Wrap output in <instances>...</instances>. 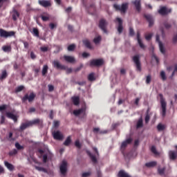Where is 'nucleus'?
Listing matches in <instances>:
<instances>
[{
	"label": "nucleus",
	"mask_w": 177,
	"mask_h": 177,
	"mask_svg": "<svg viewBox=\"0 0 177 177\" xmlns=\"http://www.w3.org/2000/svg\"><path fill=\"white\" fill-rule=\"evenodd\" d=\"M160 97V114L162 117H165L167 115V102L162 94H159Z\"/></svg>",
	"instance_id": "nucleus-1"
},
{
	"label": "nucleus",
	"mask_w": 177,
	"mask_h": 177,
	"mask_svg": "<svg viewBox=\"0 0 177 177\" xmlns=\"http://www.w3.org/2000/svg\"><path fill=\"white\" fill-rule=\"evenodd\" d=\"M113 8H115L116 10H120L121 13H125L127 12V9H128V3H122L121 6L114 4Z\"/></svg>",
	"instance_id": "nucleus-2"
},
{
	"label": "nucleus",
	"mask_w": 177,
	"mask_h": 177,
	"mask_svg": "<svg viewBox=\"0 0 177 177\" xmlns=\"http://www.w3.org/2000/svg\"><path fill=\"white\" fill-rule=\"evenodd\" d=\"M15 34H16L15 31L8 32L5 30L0 29V37H2L3 38H9V37H14Z\"/></svg>",
	"instance_id": "nucleus-3"
},
{
	"label": "nucleus",
	"mask_w": 177,
	"mask_h": 177,
	"mask_svg": "<svg viewBox=\"0 0 177 177\" xmlns=\"http://www.w3.org/2000/svg\"><path fill=\"white\" fill-rule=\"evenodd\" d=\"M103 63H104L103 59H93L90 62V66L99 67L100 66H102Z\"/></svg>",
	"instance_id": "nucleus-4"
},
{
	"label": "nucleus",
	"mask_w": 177,
	"mask_h": 177,
	"mask_svg": "<svg viewBox=\"0 0 177 177\" xmlns=\"http://www.w3.org/2000/svg\"><path fill=\"white\" fill-rule=\"evenodd\" d=\"M133 62L136 66V68L138 71H142V67L140 66V57L139 55H135L133 57Z\"/></svg>",
	"instance_id": "nucleus-5"
},
{
	"label": "nucleus",
	"mask_w": 177,
	"mask_h": 177,
	"mask_svg": "<svg viewBox=\"0 0 177 177\" xmlns=\"http://www.w3.org/2000/svg\"><path fill=\"white\" fill-rule=\"evenodd\" d=\"M107 24H109L105 19H102L100 21L99 27L100 28H101V30H102V31H104L105 34H107V29H106V27H107Z\"/></svg>",
	"instance_id": "nucleus-6"
},
{
	"label": "nucleus",
	"mask_w": 177,
	"mask_h": 177,
	"mask_svg": "<svg viewBox=\"0 0 177 177\" xmlns=\"http://www.w3.org/2000/svg\"><path fill=\"white\" fill-rule=\"evenodd\" d=\"M59 169L62 175H66V172H67V161H62Z\"/></svg>",
	"instance_id": "nucleus-7"
},
{
	"label": "nucleus",
	"mask_w": 177,
	"mask_h": 177,
	"mask_svg": "<svg viewBox=\"0 0 177 177\" xmlns=\"http://www.w3.org/2000/svg\"><path fill=\"white\" fill-rule=\"evenodd\" d=\"M35 98V94L32 93L29 95L28 94H26L22 98V102H26V100H28V102H32L34 99Z\"/></svg>",
	"instance_id": "nucleus-8"
},
{
	"label": "nucleus",
	"mask_w": 177,
	"mask_h": 177,
	"mask_svg": "<svg viewBox=\"0 0 177 177\" xmlns=\"http://www.w3.org/2000/svg\"><path fill=\"white\" fill-rule=\"evenodd\" d=\"M156 42L158 43L160 51L162 55H165V48L162 45V43L160 41V35H156Z\"/></svg>",
	"instance_id": "nucleus-9"
},
{
	"label": "nucleus",
	"mask_w": 177,
	"mask_h": 177,
	"mask_svg": "<svg viewBox=\"0 0 177 177\" xmlns=\"http://www.w3.org/2000/svg\"><path fill=\"white\" fill-rule=\"evenodd\" d=\"M53 136L54 139H55L56 140H63V134H62V133L59 131H54L53 133Z\"/></svg>",
	"instance_id": "nucleus-10"
},
{
	"label": "nucleus",
	"mask_w": 177,
	"mask_h": 177,
	"mask_svg": "<svg viewBox=\"0 0 177 177\" xmlns=\"http://www.w3.org/2000/svg\"><path fill=\"white\" fill-rule=\"evenodd\" d=\"M53 66L56 68H58L59 70H66V66L62 65L60 64V62L58 60H55L53 62Z\"/></svg>",
	"instance_id": "nucleus-11"
},
{
	"label": "nucleus",
	"mask_w": 177,
	"mask_h": 177,
	"mask_svg": "<svg viewBox=\"0 0 177 177\" xmlns=\"http://www.w3.org/2000/svg\"><path fill=\"white\" fill-rule=\"evenodd\" d=\"M171 9L167 8L166 7H162L158 10V13L164 16L165 15H168V13H171Z\"/></svg>",
	"instance_id": "nucleus-12"
},
{
	"label": "nucleus",
	"mask_w": 177,
	"mask_h": 177,
	"mask_svg": "<svg viewBox=\"0 0 177 177\" xmlns=\"http://www.w3.org/2000/svg\"><path fill=\"white\" fill-rule=\"evenodd\" d=\"M131 142H132L131 138H129L126 140L123 141L120 147L121 150H124V149H125V147H127L128 145H131Z\"/></svg>",
	"instance_id": "nucleus-13"
},
{
	"label": "nucleus",
	"mask_w": 177,
	"mask_h": 177,
	"mask_svg": "<svg viewBox=\"0 0 177 177\" xmlns=\"http://www.w3.org/2000/svg\"><path fill=\"white\" fill-rule=\"evenodd\" d=\"M31 127V124L30 123V121H28V122H24V123H21L20 127H19V131H24L25 129H27V128Z\"/></svg>",
	"instance_id": "nucleus-14"
},
{
	"label": "nucleus",
	"mask_w": 177,
	"mask_h": 177,
	"mask_svg": "<svg viewBox=\"0 0 177 177\" xmlns=\"http://www.w3.org/2000/svg\"><path fill=\"white\" fill-rule=\"evenodd\" d=\"M39 3L44 8H48L52 5L50 1L48 0H39Z\"/></svg>",
	"instance_id": "nucleus-15"
},
{
	"label": "nucleus",
	"mask_w": 177,
	"mask_h": 177,
	"mask_svg": "<svg viewBox=\"0 0 177 177\" xmlns=\"http://www.w3.org/2000/svg\"><path fill=\"white\" fill-rule=\"evenodd\" d=\"M116 20L119 23L118 27V32H119V34H121V32H122L124 30V27H122V19H121L120 18H116Z\"/></svg>",
	"instance_id": "nucleus-16"
},
{
	"label": "nucleus",
	"mask_w": 177,
	"mask_h": 177,
	"mask_svg": "<svg viewBox=\"0 0 177 177\" xmlns=\"http://www.w3.org/2000/svg\"><path fill=\"white\" fill-rule=\"evenodd\" d=\"M145 17L147 20V21L149 23V26L151 27L153 24H154V19H153V17L150 15H145Z\"/></svg>",
	"instance_id": "nucleus-17"
},
{
	"label": "nucleus",
	"mask_w": 177,
	"mask_h": 177,
	"mask_svg": "<svg viewBox=\"0 0 177 177\" xmlns=\"http://www.w3.org/2000/svg\"><path fill=\"white\" fill-rule=\"evenodd\" d=\"M64 59L68 63H75V58L73 56L64 55Z\"/></svg>",
	"instance_id": "nucleus-18"
},
{
	"label": "nucleus",
	"mask_w": 177,
	"mask_h": 177,
	"mask_svg": "<svg viewBox=\"0 0 177 177\" xmlns=\"http://www.w3.org/2000/svg\"><path fill=\"white\" fill-rule=\"evenodd\" d=\"M30 124V127H32V125H36V124H38L39 125H42V120L41 119H35L32 121H29Z\"/></svg>",
	"instance_id": "nucleus-19"
},
{
	"label": "nucleus",
	"mask_w": 177,
	"mask_h": 177,
	"mask_svg": "<svg viewBox=\"0 0 177 177\" xmlns=\"http://www.w3.org/2000/svg\"><path fill=\"white\" fill-rule=\"evenodd\" d=\"M169 157L170 160H172L173 161L176 160V157H177L176 152H175V151H169Z\"/></svg>",
	"instance_id": "nucleus-20"
},
{
	"label": "nucleus",
	"mask_w": 177,
	"mask_h": 177,
	"mask_svg": "<svg viewBox=\"0 0 177 177\" xmlns=\"http://www.w3.org/2000/svg\"><path fill=\"white\" fill-rule=\"evenodd\" d=\"M137 40L138 44L140 45V47L142 49H145V44H143V43L142 42V39H140V33L139 32H138L137 33Z\"/></svg>",
	"instance_id": "nucleus-21"
},
{
	"label": "nucleus",
	"mask_w": 177,
	"mask_h": 177,
	"mask_svg": "<svg viewBox=\"0 0 177 177\" xmlns=\"http://www.w3.org/2000/svg\"><path fill=\"white\" fill-rule=\"evenodd\" d=\"M4 165L5 167H6V168H8L10 171H13L15 169V166L10 163H9V162L5 161L4 162Z\"/></svg>",
	"instance_id": "nucleus-22"
},
{
	"label": "nucleus",
	"mask_w": 177,
	"mask_h": 177,
	"mask_svg": "<svg viewBox=\"0 0 177 177\" xmlns=\"http://www.w3.org/2000/svg\"><path fill=\"white\" fill-rule=\"evenodd\" d=\"M84 113H85V108H82L80 109L75 110L73 111V114L75 115H80V114H84Z\"/></svg>",
	"instance_id": "nucleus-23"
},
{
	"label": "nucleus",
	"mask_w": 177,
	"mask_h": 177,
	"mask_svg": "<svg viewBox=\"0 0 177 177\" xmlns=\"http://www.w3.org/2000/svg\"><path fill=\"white\" fill-rule=\"evenodd\" d=\"M6 115L8 118H10L11 120H13V121H17V117L16 115L10 112H7Z\"/></svg>",
	"instance_id": "nucleus-24"
},
{
	"label": "nucleus",
	"mask_w": 177,
	"mask_h": 177,
	"mask_svg": "<svg viewBox=\"0 0 177 177\" xmlns=\"http://www.w3.org/2000/svg\"><path fill=\"white\" fill-rule=\"evenodd\" d=\"M41 19L43 20V21H49V19H50V16L48 13H43L41 15Z\"/></svg>",
	"instance_id": "nucleus-25"
},
{
	"label": "nucleus",
	"mask_w": 177,
	"mask_h": 177,
	"mask_svg": "<svg viewBox=\"0 0 177 177\" xmlns=\"http://www.w3.org/2000/svg\"><path fill=\"white\" fill-rule=\"evenodd\" d=\"M157 165V162L152 161L149 162L145 164V167H147V168H153V167H156Z\"/></svg>",
	"instance_id": "nucleus-26"
},
{
	"label": "nucleus",
	"mask_w": 177,
	"mask_h": 177,
	"mask_svg": "<svg viewBox=\"0 0 177 177\" xmlns=\"http://www.w3.org/2000/svg\"><path fill=\"white\" fill-rule=\"evenodd\" d=\"M133 4L136 6V10H138V12H140V0H136L133 2Z\"/></svg>",
	"instance_id": "nucleus-27"
},
{
	"label": "nucleus",
	"mask_w": 177,
	"mask_h": 177,
	"mask_svg": "<svg viewBox=\"0 0 177 177\" xmlns=\"http://www.w3.org/2000/svg\"><path fill=\"white\" fill-rule=\"evenodd\" d=\"M19 16H20V14H19V12H17V10H14L12 12V19L13 20H15V21H16V20L19 19Z\"/></svg>",
	"instance_id": "nucleus-28"
},
{
	"label": "nucleus",
	"mask_w": 177,
	"mask_h": 177,
	"mask_svg": "<svg viewBox=\"0 0 177 177\" xmlns=\"http://www.w3.org/2000/svg\"><path fill=\"white\" fill-rule=\"evenodd\" d=\"M83 44L86 48H88V49H92V45H91V41H89V40L88 39L83 40Z\"/></svg>",
	"instance_id": "nucleus-29"
},
{
	"label": "nucleus",
	"mask_w": 177,
	"mask_h": 177,
	"mask_svg": "<svg viewBox=\"0 0 177 177\" xmlns=\"http://www.w3.org/2000/svg\"><path fill=\"white\" fill-rule=\"evenodd\" d=\"M72 101L75 106L80 104V97H72Z\"/></svg>",
	"instance_id": "nucleus-30"
},
{
	"label": "nucleus",
	"mask_w": 177,
	"mask_h": 177,
	"mask_svg": "<svg viewBox=\"0 0 177 177\" xmlns=\"http://www.w3.org/2000/svg\"><path fill=\"white\" fill-rule=\"evenodd\" d=\"M118 176L119 177H131V176H129V174H128L127 172H125L122 170L119 171Z\"/></svg>",
	"instance_id": "nucleus-31"
},
{
	"label": "nucleus",
	"mask_w": 177,
	"mask_h": 177,
	"mask_svg": "<svg viewBox=\"0 0 177 177\" xmlns=\"http://www.w3.org/2000/svg\"><path fill=\"white\" fill-rule=\"evenodd\" d=\"M2 50L6 53H9L12 51V46H3L2 47Z\"/></svg>",
	"instance_id": "nucleus-32"
},
{
	"label": "nucleus",
	"mask_w": 177,
	"mask_h": 177,
	"mask_svg": "<svg viewBox=\"0 0 177 177\" xmlns=\"http://www.w3.org/2000/svg\"><path fill=\"white\" fill-rule=\"evenodd\" d=\"M87 154H88L90 158L91 159V160L93 161V162H97V160L96 159V157L95 156H93V154L91 153V152L89 151H87Z\"/></svg>",
	"instance_id": "nucleus-33"
},
{
	"label": "nucleus",
	"mask_w": 177,
	"mask_h": 177,
	"mask_svg": "<svg viewBox=\"0 0 177 177\" xmlns=\"http://www.w3.org/2000/svg\"><path fill=\"white\" fill-rule=\"evenodd\" d=\"M157 129L159 132H161L165 129V124L159 123L157 126Z\"/></svg>",
	"instance_id": "nucleus-34"
},
{
	"label": "nucleus",
	"mask_w": 177,
	"mask_h": 177,
	"mask_svg": "<svg viewBox=\"0 0 177 177\" xmlns=\"http://www.w3.org/2000/svg\"><path fill=\"white\" fill-rule=\"evenodd\" d=\"M48 68H49V67L48 66V65H44L42 71H41L42 75H46V73H48Z\"/></svg>",
	"instance_id": "nucleus-35"
},
{
	"label": "nucleus",
	"mask_w": 177,
	"mask_h": 177,
	"mask_svg": "<svg viewBox=\"0 0 177 177\" xmlns=\"http://www.w3.org/2000/svg\"><path fill=\"white\" fill-rule=\"evenodd\" d=\"M158 172L159 175H161V176L164 175V174L165 172V167H159L158 168Z\"/></svg>",
	"instance_id": "nucleus-36"
},
{
	"label": "nucleus",
	"mask_w": 177,
	"mask_h": 177,
	"mask_svg": "<svg viewBox=\"0 0 177 177\" xmlns=\"http://www.w3.org/2000/svg\"><path fill=\"white\" fill-rule=\"evenodd\" d=\"M71 143V137L68 136L64 142V146H68Z\"/></svg>",
	"instance_id": "nucleus-37"
},
{
	"label": "nucleus",
	"mask_w": 177,
	"mask_h": 177,
	"mask_svg": "<svg viewBox=\"0 0 177 177\" xmlns=\"http://www.w3.org/2000/svg\"><path fill=\"white\" fill-rule=\"evenodd\" d=\"M143 127V120L140 118L137 122V128H142Z\"/></svg>",
	"instance_id": "nucleus-38"
},
{
	"label": "nucleus",
	"mask_w": 177,
	"mask_h": 177,
	"mask_svg": "<svg viewBox=\"0 0 177 177\" xmlns=\"http://www.w3.org/2000/svg\"><path fill=\"white\" fill-rule=\"evenodd\" d=\"M88 81H95V73H90L88 76Z\"/></svg>",
	"instance_id": "nucleus-39"
},
{
	"label": "nucleus",
	"mask_w": 177,
	"mask_h": 177,
	"mask_svg": "<svg viewBox=\"0 0 177 177\" xmlns=\"http://www.w3.org/2000/svg\"><path fill=\"white\" fill-rule=\"evenodd\" d=\"M32 34L35 35V37H39V32L38 31V29L36 28H34L32 29Z\"/></svg>",
	"instance_id": "nucleus-40"
},
{
	"label": "nucleus",
	"mask_w": 177,
	"mask_h": 177,
	"mask_svg": "<svg viewBox=\"0 0 177 177\" xmlns=\"http://www.w3.org/2000/svg\"><path fill=\"white\" fill-rule=\"evenodd\" d=\"M6 77H8V73H6V71H3L0 76V80H5Z\"/></svg>",
	"instance_id": "nucleus-41"
},
{
	"label": "nucleus",
	"mask_w": 177,
	"mask_h": 177,
	"mask_svg": "<svg viewBox=\"0 0 177 177\" xmlns=\"http://www.w3.org/2000/svg\"><path fill=\"white\" fill-rule=\"evenodd\" d=\"M24 89V86H19L15 88V92L17 93L19 92H21Z\"/></svg>",
	"instance_id": "nucleus-42"
},
{
	"label": "nucleus",
	"mask_w": 177,
	"mask_h": 177,
	"mask_svg": "<svg viewBox=\"0 0 177 177\" xmlns=\"http://www.w3.org/2000/svg\"><path fill=\"white\" fill-rule=\"evenodd\" d=\"M74 49H75V44H71L68 46V50L69 52H73V50H74Z\"/></svg>",
	"instance_id": "nucleus-43"
},
{
	"label": "nucleus",
	"mask_w": 177,
	"mask_h": 177,
	"mask_svg": "<svg viewBox=\"0 0 177 177\" xmlns=\"http://www.w3.org/2000/svg\"><path fill=\"white\" fill-rule=\"evenodd\" d=\"M102 41V37L98 36L93 39L94 44H99Z\"/></svg>",
	"instance_id": "nucleus-44"
},
{
	"label": "nucleus",
	"mask_w": 177,
	"mask_h": 177,
	"mask_svg": "<svg viewBox=\"0 0 177 177\" xmlns=\"http://www.w3.org/2000/svg\"><path fill=\"white\" fill-rule=\"evenodd\" d=\"M160 77L163 81H165V80H167V76L165 75V72L164 71H162L160 72Z\"/></svg>",
	"instance_id": "nucleus-45"
},
{
	"label": "nucleus",
	"mask_w": 177,
	"mask_h": 177,
	"mask_svg": "<svg viewBox=\"0 0 177 177\" xmlns=\"http://www.w3.org/2000/svg\"><path fill=\"white\" fill-rule=\"evenodd\" d=\"M35 169L37 171H39L40 172H47L46 170L45 169V168H44V167L36 166Z\"/></svg>",
	"instance_id": "nucleus-46"
},
{
	"label": "nucleus",
	"mask_w": 177,
	"mask_h": 177,
	"mask_svg": "<svg viewBox=\"0 0 177 177\" xmlns=\"http://www.w3.org/2000/svg\"><path fill=\"white\" fill-rule=\"evenodd\" d=\"M151 151H152L153 153V154H155L156 156H157V154H158V152L157 151V149H156V147H154V146L151 147Z\"/></svg>",
	"instance_id": "nucleus-47"
},
{
	"label": "nucleus",
	"mask_w": 177,
	"mask_h": 177,
	"mask_svg": "<svg viewBox=\"0 0 177 177\" xmlns=\"http://www.w3.org/2000/svg\"><path fill=\"white\" fill-rule=\"evenodd\" d=\"M49 27H50V30H54V28H57V24H53V23H50L49 24Z\"/></svg>",
	"instance_id": "nucleus-48"
},
{
	"label": "nucleus",
	"mask_w": 177,
	"mask_h": 177,
	"mask_svg": "<svg viewBox=\"0 0 177 177\" xmlns=\"http://www.w3.org/2000/svg\"><path fill=\"white\" fill-rule=\"evenodd\" d=\"M151 37H153V33H149L145 35V39L147 41H150L151 39Z\"/></svg>",
	"instance_id": "nucleus-49"
},
{
	"label": "nucleus",
	"mask_w": 177,
	"mask_h": 177,
	"mask_svg": "<svg viewBox=\"0 0 177 177\" xmlns=\"http://www.w3.org/2000/svg\"><path fill=\"white\" fill-rule=\"evenodd\" d=\"M164 26L165 27V28H167V30L171 28V27H172V26L171 25V24L168 23V22H165L164 23Z\"/></svg>",
	"instance_id": "nucleus-50"
},
{
	"label": "nucleus",
	"mask_w": 177,
	"mask_h": 177,
	"mask_svg": "<svg viewBox=\"0 0 177 177\" xmlns=\"http://www.w3.org/2000/svg\"><path fill=\"white\" fill-rule=\"evenodd\" d=\"M150 121V115H149V112L147 113V115L145 116V122L147 124Z\"/></svg>",
	"instance_id": "nucleus-51"
},
{
	"label": "nucleus",
	"mask_w": 177,
	"mask_h": 177,
	"mask_svg": "<svg viewBox=\"0 0 177 177\" xmlns=\"http://www.w3.org/2000/svg\"><path fill=\"white\" fill-rule=\"evenodd\" d=\"M10 156H15V154H17V149H13L9 153Z\"/></svg>",
	"instance_id": "nucleus-52"
},
{
	"label": "nucleus",
	"mask_w": 177,
	"mask_h": 177,
	"mask_svg": "<svg viewBox=\"0 0 177 177\" xmlns=\"http://www.w3.org/2000/svg\"><path fill=\"white\" fill-rule=\"evenodd\" d=\"M150 82H151V76L148 75L147 76V78H146V84H150Z\"/></svg>",
	"instance_id": "nucleus-53"
},
{
	"label": "nucleus",
	"mask_w": 177,
	"mask_h": 177,
	"mask_svg": "<svg viewBox=\"0 0 177 177\" xmlns=\"http://www.w3.org/2000/svg\"><path fill=\"white\" fill-rule=\"evenodd\" d=\"M15 147L17 150H21V149H23V146L20 145L19 142L15 143Z\"/></svg>",
	"instance_id": "nucleus-54"
},
{
	"label": "nucleus",
	"mask_w": 177,
	"mask_h": 177,
	"mask_svg": "<svg viewBox=\"0 0 177 177\" xmlns=\"http://www.w3.org/2000/svg\"><path fill=\"white\" fill-rule=\"evenodd\" d=\"M30 58L32 60H35V59H37V55H35V53H34L32 51L30 53Z\"/></svg>",
	"instance_id": "nucleus-55"
},
{
	"label": "nucleus",
	"mask_w": 177,
	"mask_h": 177,
	"mask_svg": "<svg viewBox=\"0 0 177 177\" xmlns=\"http://www.w3.org/2000/svg\"><path fill=\"white\" fill-rule=\"evenodd\" d=\"M75 146L77 147V149H80L81 143H80V140H76L75 142Z\"/></svg>",
	"instance_id": "nucleus-56"
},
{
	"label": "nucleus",
	"mask_w": 177,
	"mask_h": 177,
	"mask_svg": "<svg viewBox=\"0 0 177 177\" xmlns=\"http://www.w3.org/2000/svg\"><path fill=\"white\" fill-rule=\"evenodd\" d=\"M82 177H88V176H91V172L88 171V172H84L82 174Z\"/></svg>",
	"instance_id": "nucleus-57"
},
{
	"label": "nucleus",
	"mask_w": 177,
	"mask_h": 177,
	"mask_svg": "<svg viewBox=\"0 0 177 177\" xmlns=\"http://www.w3.org/2000/svg\"><path fill=\"white\" fill-rule=\"evenodd\" d=\"M40 50H41V52H48V47L43 46V47H41V48H40Z\"/></svg>",
	"instance_id": "nucleus-58"
},
{
	"label": "nucleus",
	"mask_w": 177,
	"mask_h": 177,
	"mask_svg": "<svg viewBox=\"0 0 177 177\" xmlns=\"http://www.w3.org/2000/svg\"><path fill=\"white\" fill-rule=\"evenodd\" d=\"M53 89H55V87L53 85L48 84V91H49V92L53 91Z\"/></svg>",
	"instance_id": "nucleus-59"
},
{
	"label": "nucleus",
	"mask_w": 177,
	"mask_h": 177,
	"mask_svg": "<svg viewBox=\"0 0 177 177\" xmlns=\"http://www.w3.org/2000/svg\"><path fill=\"white\" fill-rule=\"evenodd\" d=\"M46 161H48V155L47 154H44L43 156V162H46Z\"/></svg>",
	"instance_id": "nucleus-60"
},
{
	"label": "nucleus",
	"mask_w": 177,
	"mask_h": 177,
	"mask_svg": "<svg viewBox=\"0 0 177 177\" xmlns=\"http://www.w3.org/2000/svg\"><path fill=\"white\" fill-rule=\"evenodd\" d=\"M129 34L131 37L135 35V32H133V29L132 28H129Z\"/></svg>",
	"instance_id": "nucleus-61"
},
{
	"label": "nucleus",
	"mask_w": 177,
	"mask_h": 177,
	"mask_svg": "<svg viewBox=\"0 0 177 177\" xmlns=\"http://www.w3.org/2000/svg\"><path fill=\"white\" fill-rule=\"evenodd\" d=\"M89 56H91V55L88 53H82V57H89Z\"/></svg>",
	"instance_id": "nucleus-62"
},
{
	"label": "nucleus",
	"mask_w": 177,
	"mask_h": 177,
	"mask_svg": "<svg viewBox=\"0 0 177 177\" xmlns=\"http://www.w3.org/2000/svg\"><path fill=\"white\" fill-rule=\"evenodd\" d=\"M59 125H60V122H59V121H55L54 122V127L55 128H57V127H59Z\"/></svg>",
	"instance_id": "nucleus-63"
},
{
	"label": "nucleus",
	"mask_w": 177,
	"mask_h": 177,
	"mask_svg": "<svg viewBox=\"0 0 177 177\" xmlns=\"http://www.w3.org/2000/svg\"><path fill=\"white\" fill-rule=\"evenodd\" d=\"M3 110H6V105L0 106V111H3Z\"/></svg>",
	"instance_id": "nucleus-64"
}]
</instances>
